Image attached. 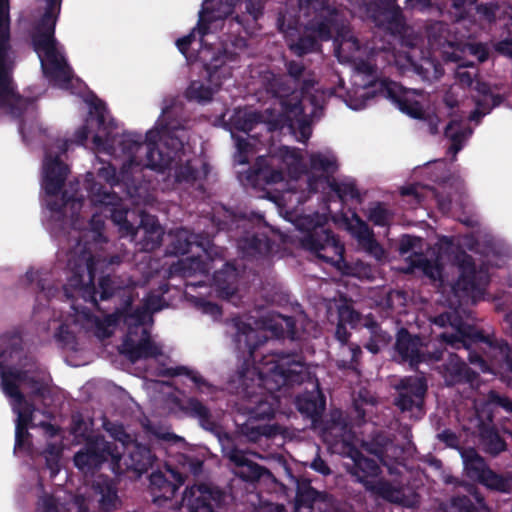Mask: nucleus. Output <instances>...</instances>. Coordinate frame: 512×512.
Returning a JSON list of instances; mask_svg holds the SVG:
<instances>
[{
	"label": "nucleus",
	"instance_id": "13d9d810",
	"mask_svg": "<svg viewBox=\"0 0 512 512\" xmlns=\"http://www.w3.org/2000/svg\"><path fill=\"white\" fill-rule=\"evenodd\" d=\"M17 405L20 407H14V412L17 413L16 425L29 427L33 420V413L35 410L34 405L26 400L25 403Z\"/></svg>",
	"mask_w": 512,
	"mask_h": 512
},
{
	"label": "nucleus",
	"instance_id": "8fccbe9b",
	"mask_svg": "<svg viewBox=\"0 0 512 512\" xmlns=\"http://www.w3.org/2000/svg\"><path fill=\"white\" fill-rule=\"evenodd\" d=\"M41 494L37 500V512H69V508H66L60 503L59 497L52 493H48L44 490L42 484H40Z\"/></svg>",
	"mask_w": 512,
	"mask_h": 512
},
{
	"label": "nucleus",
	"instance_id": "6ab92c4d",
	"mask_svg": "<svg viewBox=\"0 0 512 512\" xmlns=\"http://www.w3.org/2000/svg\"><path fill=\"white\" fill-rule=\"evenodd\" d=\"M423 342L420 336L412 335L408 329L402 327L398 330L395 342V351L403 362H408L411 367H417L427 360L439 361L443 358L442 350L422 352Z\"/></svg>",
	"mask_w": 512,
	"mask_h": 512
},
{
	"label": "nucleus",
	"instance_id": "4c0bfd02",
	"mask_svg": "<svg viewBox=\"0 0 512 512\" xmlns=\"http://www.w3.org/2000/svg\"><path fill=\"white\" fill-rule=\"evenodd\" d=\"M179 409L188 417L197 419L200 426L207 431H214L217 424L210 409L196 397H189L184 400Z\"/></svg>",
	"mask_w": 512,
	"mask_h": 512
},
{
	"label": "nucleus",
	"instance_id": "0eeeda50",
	"mask_svg": "<svg viewBox=\"0 0 512 512\" xmlns=\"http://www.w3.org/2000/svg\"><path fill=\"white\" fill-rule=\"evenodd\" d=\"M98 176L104 179L110 185V188L99 183H93L90 187L93 205L100 209L101 214L111 219L118 226L122 236H135L138 227L128 219L129 214H134V212L130 211L120 196L111 191L112 186L118 183L115 167L112 165L101 167L98 170Z\"/></svg>",
	"mask_w": 512,
	"mask_h": 512
},
{
	"label": "nucleus",
	"instance_id": "2eb2a0df",
	"mask_svg": "<svg viewBox=\"0 0 512 512\" xmlns=\"http://www.w3.org/2000/svg\"><path fill=\"white\" fill-rule=\"evenodd\" d=\"M299 19L294 16H287L279 13L277 17L278 30L284 34L286 45L289 51L297 56L304 57L305 55L319 52L322 48V41L329 39H322L317 31L307 29V23L304 25L302 33H298Z\"/></svg>",
	"mask_w": 512,
	"mask_h": 512
},
{
	"label": "nucleus",
	"instance_id": "72a5a7b5",
	"mask_svg": "<svg viewBox=\"0 0 512 512\" xmlns=\"http://www.w3.org/2000/svg\"><path fill=\"white\" fill-rule=\"evenodd\" d=\"M239 272L237 267L226 262L223 267L213 274V283L221 298L230 300L238 292Z\"/></svg>",
	"mask_w": 512,
	"mask_h": 512
},
{
	"label": "nucleus",
	"instance_id": "7ed1b4c3",
	"mask_svg": "<svg viewBox=\"0 0 512 512\" xmlns=\"http://www.w3.org/2000/svg\"><path fill=\"white\" fill-rule=\"evenodd\" d=\"M67 266L71 271L68 286L75 289L87 302L98 308V300H108L114 296L122 299V306L117 309L116 315L123 318L124 323L130 328L137 327V333L141 332L149 312L144 305L132 308L134 301V287L125 284L116 275H104L100 277L98 287L94 285L96 273V261L93 254L85 247L80 249L77 256L68 258Z\"/></svg>",
	"mask_w": 512,
	"mask_h": 512
},
{
	"label": "nucleus",
	"instance_id": "864d4df0",
	"mask_svg": "<svg viewBox=\"0 0 512 512\" xmlns=\"http://www.w3.org/2000/svg\"><path fill=\"white\" fill-rule=\"evenodd\" d=\"M1 385L3 392L12 398L16 404L25 403V396L20 391L19 385L9 376L8 372L3 370L1 372Z\"/></svg>",
	"mask_w": 512,
	"mask_h": 512
},
{
	"label": "nucleus",
	"instance_id": "c9c22d12",
	"mask_svg": "<svg viewBox=\"0 0 512 512\" xmlns=\"http://www.w3.org/2000/svg\"><path fill=\"white\" fill-rule=\"evenodd\" d=\"M351 458L354 462L351 473L357 477L359 482L363 483L366 488L376 482L374 479L381 474V468L375 459L366 457L359 450H354L351 453Z\"/></svg>",
	"mask_w": 512,
	"mask_h": 512
},
{
	"label": "nucleus",
	"instance_id": "7c9ffc66",
	"mask_svg": "<svg viewBox=\"0 0 512 512\" xmlns=\"http://www.w3.org/2000/svg\"><path fill=\"white\" fill-rule=\"evenodd\" d=\"M47 201V208L50 211V221L55 222L59 228L63 229L67 223V209L71 211V217H76L82 208V199L75 194L68 195L65 191L60 198Z\"/></svg>",
	"mask_w": 512,
	"mask_h": 512
},
{
	"label": "nucleus",
	"instance_id": "6e6552de",
	"mask_svg": "<svg viewBox=\"0 0 512 512\" xmlns=\"http://www.w3.org/2000/svg\"><path fill=\"white\" fill-rule=\"evenodd\" d=\"M31 42L44 76L59 87L67 88L73 79V70L58 48L55 32L31 31Z\"/></svg>",
	"mask_w": 512,
	"mask_h": 512
},
{
	"label": "nucleus",
	"instance_id": "0e129e2a",
	"mask_svg": "<svg viewBox=\"0 0 512 512\" xmlns=\"http://www.w3.org/2000/svg\"><path fill=\"white\" fill-rule=\"evenodd\" d=\"M31 434L28 431V427H24V425H16L15 427V444L14 450H24L30 447L29 438Z\"/></svg>",
	"mask_w": 512,
	"mask_h": 512
},
{
	"label": "nucleus",
	"instance_id": "3c124183",
	"mask_svg": "<svg viewBox=\"0 0 512 512\" xmlns=\"http://www.w3.org/2000/svg\"><path fill=\"white\" fill-rule=\"evenodd\" d=\"M393 214L386 208L383 202H375L369 207L368 220L375 226H388Z\"/></svg>",
	"mask_w": 512,
	"mask_h": 512
},
{
	"label": "nucleus",
	"instance_id": "052dcab7",
	"mask_svg": "<svg viewBox=\"0 0 512 512\" xmlns=\"http://www.w3.org/2000/svg\"><path fill=\"white\" fill-rule=\"evenodd\" d=\"M236 162L241 165H245L249 163V152L252 150V144L245 138L237 137L236 138Z\"/></svg>",
	"mask_w": 512,
	"mask_h": 512
},
{
	"label": "nucleus",
	"instance_id": "ddd939ff",
	"mask_svg": "<svg viewBox=\"0 0 512 512\" xmlns=\"http://www.w3.org/2000/svg\"><path fill=\"white\" fill-rule=\"evenodd\" d=\"M301 247L327 264L339 267L344 261V245L326 224L307 227L300 239Z\"/></svg>",
	"mask_w": 512,
	"mask_h": 512
},
{
	"label": "nucleus",
	"instance_id": "a18cd8bd",
	"mask_svg": "<svg viewBox=\"0 0 512 512\" xmlns=\"http://www.w3.org/2000/svg\"><path fill=\"white\" fill-rule=\"evenodd\" d=\"M165 375L169 377L175 376H186L195 385L197 392L199 393H212L214 386L209 383L199 372L189 369L186 366H176L167 368Z\"/></svg>",
	"mask_w": 512,
	"mask_h": 512
},
{
	"label": "nucleus",
	"instance_id": "423d86ee",
	"mask_svg": "<svg viewBox=\"0 0 512 512\" xmlns=\"http://www.w3.org/2000/svg\"><path fill=\"white\" fill-rule=\"evenodd\" d=\"M165 472L156 471L149 477V491L152 502L159 508L179 509L173 498L177 490L185 483L188 474L198 476L203 470V461L197 457L180 454L177 465L165 463Z\"/></svg>",
	"mask_w": 512,
	"mask_h": 512
},
{
	"label": "nucleus",
	"instance_id": "f8f14e48",
	"mask_svg": "<svg viewBox=\"0 0 512 512\" xmlns=\"http://www.w3.org/2000/svg\"><path fill=\"white\" fill-rule=\"evenodd\" d=\"M232 225L239 231L237 246L244 256H265L272 251L274 241L263 231L265 226L262 215L236 216Z\"/></svg>",
	"mask_w": 512,
	"mask_h": 512
},
{
	"label": "nucleus",
	"instance_id": "de8ad7c7",
	"mask_svg": "<svg viewBox=\"0 0 512 512\" xmlns=\"http://www.w3.org/2000/svg\"><path fill=\"white\" fill-rule=\"evenodd\" d=\"M254 172L258 178L264 180L267 184H276L284 180L283 171L270 168L265 157L257 159Z\"/></svg>",
	"mask_w": 512,
	"mask_h": 512
},
{
	"label": "nucleus",
	"instance_id": "393cba45",
	"mask_svg": "<svg viewBox=\"0 0 512 512\" xmlns=\"http://www.w3.org/2000/svg\"><path fill=\"white\" fill-rule=\"evenodd\" d=\"M169 238L170 241L166 247V254L172 256L188 254L192 252L194 247L208 254V248L211 244L208 237L202 234H195L185 228H180L170 233Z\"/></svg>",
	"mask_w": 512,
	"mask_h": 512
},
{
	"label": "nucleus",
	"instance_id": "f704fd0d",
	"mask_svg": "<svg viewBox=\"0 0 512 512\" xmlns=\"http://www.w3.org/2000/svg\"><path fill=\"white\" fill-rule=\"evenodd\" d=\"M455 264L459 269V277L455 283V288L465 292L477 289V271L474 259L465 251L459 252L455 256Z\"/></svg>",
	"mask_w": 512,
	"mask_h": 512
},
{
	"label": "nucleus",
	"instance_id": "ea45409f",
	"mask_svg": "<svg viewBox=\"0 0 512 512\" xmlns=\"http://www.w3.org/2000/svg\"><path fill=\"white\" fill-rule=\"evenodd\" d=\"M140 218L139 228L144 231L143 242L145 248L153 250L159 247L164 232L157 218L148 214H141Z\"/></svg>",
	"mask_w": 512,
	"mask_h": 512
},
{
	"label": "nucleus",
	"instance_id": "4be33fe9",
	"mask_svg": "<svg viewBox=\"0 0 512 512\" xmlns=\"http://www.w3.org/2000/svg\"><path fill=\"white\" fill-rule=\"evenodd\" d=\"M223 454L234 465L233 473L244 482L255 483L266 477L273 475L268 468L259 465L249 459L246 453L236 446L223 445Z\"/></svg>",
	"mask_w": 512,
	"mask_h": 512
},
{
	"label": "nucleus",
	"instance_id": "a878e982",
	"mask_svg": "<svg viewBox=\"0 0 512 512\" xmlns=\"http://www.w3.org/2000/svg\"><path fill=\"white\" fill-rule=\"evenodd\" d=\"M240 0H205L199 12L198 34L204 37L210 33V25L230 16Z\"/></svg>",
	"mask_w": 512,
	"mask_h": 512
},
{
	"label": "nucleus",
	"instance_id": "09e8293b",
	"mask_svg": "<svg viewBox=\"0 0 512 512\" xmlns=\"http://www.w3.org/2000/svg\"><path fill=\"white\" fill-rule=\"evenodd\" d=\"M309 165L311 170L326 174H334L338 170L336 158L334 156L328 157L320 152L312 153L310 155Z\"/></svg>",
	"mask_w": 512,
	"mask_h": 512
},
{
	"label": "nucleus",
	"instance_id": "b1692460",
	"mask_svg": "<svg viewBox=\"0 0 512 512\" xmlns=\"http://www.w3.org/2000/svg\"><path fill=\"white\" fill-rule=\"evenodd\" d=\"M335 502L331 494L316 490L309 480L303 479L297 482L294 512L299 508H316L318 512H340L335 508Z\"/></svg>",
	"mask_w": 512,
	"mask_h": 512
},
{
	"label": "nucleus",
	"instance_id": "f03ea898",
	"mask_svg": "<svg viewBox=\"0 0 512 512\" xmlns=\"http://www.w3.org/2000/svg\"><path fill=\"white\" fill-rule=\"evenodd\" d=\"M93 122H96L98 130L92 137L94 146L99 151L112 154L117 145L120 152L128 157L123 168L139 167L164 172L180 159L183 143L177 137L168 136L157 143L155 138L158 133L150 130L146 133L145 140L141 134L131 132L123 133L117 140L113 135L115 120L110 117L106 103L98 98L91 102L85 123L75 131L76 144L83 145L87 141Z\"/></svg>",
	"mask_w": 512,
	"mask_h": 512
},
{
	"label": "nucleus",
	"instance_id": "c85d7f7f",
	"mask_svg": "<svg viewBox=\"0 0 512 512\" xmlns=\"http://www.w3.org/2000/svg\"><path fill=\"white\" fill-rule=\"evenodd\" d=\"M123 474L133 471L138 474L147 472L153 465L155 456L147 445L133 441L123 451H120Z\"/></svg>",
	"mask_w": 512,
	"mask_h": 512
},
{
	"label": "nucleus",
	"instance_id": "e433bc0d",
	"mask_svg": "<svg viewBox=\"0 0 512 512\" xmlns=\"http://www.w3.org/2000/svg\"><path fill=\"white\" fill-rule=\"evenodd\" d=\"M461 458L466 477L480 484L490 469L485 458L473 447L463 449Z\"/></svg>",
	"mask_w": 512,
	"mask_h": 512
},
{
	"label": "nucleus",
	"instance_id": "e2e57ef3",
	"mask_svg": "<svg viewBox=\"0 0 512 512\" xmlns=\"http://www.w3.org/2000/svg\"><path fill=\"white\" fill-rule=\"evenodd\" d=\"M420 267L423 273L430 279L437 280L441 278L443 267L437 261L422 259L420 261Z\"/></svg>",
	"mask_w": 512,
	"mask_h": 512
},
{
	"label": "nucleus",
	"instance_id": "c03bdc74",
	"mask_svg": "<svg viewBox=\"0 0 512 512\" xmlns=\"http://www.w3.org/2000/svg\"><path fill=\"white\" fill-rule=\"evenodd\" d=\"M61 9V0H46L45 11L34 23L31 31L55 32L56 23Z\"/></svg>",
	"mask_w": 512,
	"mask_h": 512
},
{
	"label": "nucleus",
	"instance_id": "774afa93",
	"mask_svg": "<svg viewBox=\"0 0 512 512\" xmlns=\"http://www.w3.org/2000/svg\"><path fill=\"white\" fill-rule=\"evenodd\" d=\"M55 338L65 346H70L76 343V337L67 324H61L58 327L55 333Z\"/></svg>",
	"mask_w": 512,
	"mask_h": 512
},
{
	"label": "nucleus",
	"instance_id": "39448f33",
	"mask_svg": "<svg viewBox=\"0 0 512 512\" xmlns=\"http://www.w3.org/2000/svg\"><path fill=\"white\" fill-rule=\"evenodd\" d=\"M246 48L247 40L243 37L235 36L223 42L221 48L204 64L210 85L198 80L192 81L186 89V98L199 103L211 101L222 86L223 80L231 77L233 66L230 64L238 62L240 54Z\"/></svg>",
	"mask_w": 512,
	"mask_h": 512
},
{
	"label": "nucleus",
	"instance_id": "bf43d9fd",
	"mask_svg": "<svg viewBox=\"0 0 512 512\" xmlns=\"http://www.w3.org/2000/svg\"><path fill=\"white\" fill-rule=\"evenodd\" d=\"M475 9L476 12L481 15L485 20L492 22L496 19V13L499 10V5L497 2L491 0L483 3H476Z\"/></svg>",
	"mask_w": 512,
	"mask_h": 512
},
{
	"label": "nucleus",
	"instance_id": "58836bf2",
	"mask_svg": "<svg viewBox=\"0 0 512 512\" xmlns=\"http://www.w3.org/2000/svg\"><path fill=\"white\" fill-rule=\"evenodd\" d=\"M447 378L452 384L473 385L479 378V374L471 369L463 360L455 356L445 366Z\"/></svg>",
	"mask_w": 512,
	"mask_h": 512
},
{
	"label": "nucleus",
	"instance_id": "9d476101",
	"mask_svg": "<svg viewBox=\"0 0 512 512\" xmlns=\"http://www.w3.org/2000/svg\"><path fill=\"white\" fill-rule=\"evenodd\" d=\"M108 459L111 460L112 471L122 475L121 457L118 446L114 442L105 440L104 436L90 437L80 451L75 453L74 465L83 473L94 474Z\"/></svg>",
	"mask_w": 512,
	"mask_h": 512
},
{
	"label": "nucleus",
	"instance_id": "f3484780",
	"mask_svg": "<svg viewBox=\"0 0 512 512\" xmlns=\"http://www.w3.org/2000/svg\"><path fill=\"white\" fill-rule=\"evenodd\" d=\"M374 87L375 93L389 99L401 112L414 119H426L422 104L415 99V95L418 94L415 90L406 89L389 79L380 80L374 84Z\"/></svg>",
	"mask_w": 512,
	"mask_h": 512
},
{
	"label": "nucleus",
	"instance_id": "412c9836",
	"mask_svg": "<svg viewBox=\"0 0 512 512\" xmlns=\"http://www.w3.org/2000/svg\"><path fill=\"white\" fill-rule=\"evenodd\" d=\"M466 331L467 333H462V342L466 345H471V343L477 341L486 343L491 348L498 367L512 375V346L507 340L494 335H485L471 328H467ZM507 385L512 389V377L508 379Z\"/></svg>",
	"mask_w": 512,
	"mask_h": 512
},
{
	"label": "nucleus",
	"instance_id": "1a4fd4ad",
	"mask_svg": "<svg viewBox=\"0 0 512 512\" xmlns=\"http://www.w3.org/2000/svg\"><path fill=\"white\" fill-rule=\"evenodd\" d=\"M262 85L268 95L279 100L282 112L287 119L298 122L301 136L308 139L309 123L305 119V110L299 91L289 83L285 75L273 72H266L263 75Z\"/></svg>",
	"mask_w": 512,
	"mask_h": 512
},
{
	"label": "nucleus",
	"instance_id": "473e14b6",
	"mask_svg": "<svg viewBox=\"0 0 512 512\" xmlns=\"http://www.w3.org/2000/svg\"><path fill=\"white\" fill-rule=\"evenodd\" d=\"M286 75L292 82L293 87L299 91L300 95L308 94L317 84L315 73L307 69L302 61L286 60L284 62Z\"/></svg>",
	"mask_w": 512,
	"mask_h": 512
},
{
	"label": "nucleus",
	"instance_id": "bb28decb",
	"mask_svg": "<svg viewBox=\"0 0 512 512\" xmlns=\"http://www.w3.org/2000/svg\"><path fill=\"white\" fill-rule=\"evenodd\" d=\"M367 490L390 503L405 508H415L419 503V495L410 488L395 487L389 481L378 479L367 486Z\"/></svg>",
	"mask_w": 512,
	"mask_h": 512
},
{
	"label": "nucleus",
	"instance_id": "9b49d317",
	"mask_svg": "<svg viewBox=\"0 0 512 512\" xmlns=\"http://www.w3.org/2000/svg\"><path fill=\"white\" fill-rule=\"evenodd\" d=\"M305 14L312 16L307 21V29L317 31L322 39H331L333 33L344 37L348 32V22L342 12L329 4L328 0H299Z\"/></svg>",
	"mask_w": 512,
	"mask_h": 512
},
{
	"label": "nucleus",
	"instance_id": "20e7f679",
	"mask_svg": "<svg viewBox=\"0 0 512 512\" xmlns=\"http://www.w3.org/2000/svg\"><path fill=\"white\" fill-rule=\"evenodd\" d=\"M10 2L0 0V109L19 120L18 130L23 135L25 122L23 116L34 112L36 99L23 97L17 91L13 73L16 56L11 44Z\"/></svg>",
	"mask_w": 512,
	"mask_h": 512
},
{
	"label": "nucleus",
	"instance_id": "5701e85b",
	"mask_svg": "<svg viewBox=\"0 0 512 512\" xmlns=\"http://www.w3.org/2000/svg\"><path fill=\"white\" fill-rule=\"evenodd\" d=\"M477 434L478 448L484 454L495 458L508 450L506 435H511V433L508 429L496 425L491 415L488 416V421H479Z\"/></svg>",
	"mask_w": 512,
	"mask_h": 512
},
{
	"label": "nucleus",
	"instance_id": "37998d69",
	"mask_svg": "<svg viewBox=\"0 0 512 512\" xmlns=\"http://www.w3.org/2000/svg\"><path fill=\"white\" fill-rule=\"evenodd\" d=\"M429 44L432 47L443 48L453 45L449 25L443 21H433L426 28Z\"/></svg>",
	"mask_w": 512,
	"mask_h": 512
},
{
	"label": "nucleus",
	"instance_id": "680f3d73",
	"mask_svg": "<svg viewBox=\"0 0 512 512\" xmlns=\"http://www.w3.org/2000/svg\"><path fill=\"white\" fill-rule=\"evenodd\" d=\"M106 430L110 433L115 441H118L122 444L123 450L134 441L121 424H112L111 427L106 428Z\"/></svg>",
	"mask_w": 512,
	"mask_h": 512
},
{
	"label": "nucleus",
	"instance_id": "4468645a",
	"mask_svg": "<svg viewBox=\"0 0 512 512\" xmlns=\"http://www.w3.org/2000/svg\"><path fill=\"white\" fill-rule=\"evenodd\" d=\"M232 501L233 496L226 489L213 483H199L186 487L181 503L188 512H215L225 509Z\"/></svg>",
	"mask_w": 512,
	"mask_h": 512
},
{
	"label": "nucleus",
	"instance_id": "603ef678",
	"mask_svg": "<svg viewBox=\"0 0 512 512\" xmlns=\"http://www.w3.org/2000/svg\"><path fill=\"white\" fill-rule=\"evenodd\" d=\"M329 187L341 201L347 197L361 201L359 190L354 182H337L332 179L329 181Z\"/></svg>",
	"mask_w": 512,
	"mask_h": 512
},
{
	"label": "nucleus",
	"instance_id": "aec40b11",
	"mask_svg": "<svg viewBox=\"0 0 512 512\" xmlns=\"http://www.w3.org/2000/svg\"><path fill=\"white\" fill-rule=\"evenodd\" d=\"M119 352L131 363H136L141 359L156 358L162 353L160 347L151 339L149 331L142 329L137 333V327L127 330Z\"/></svg>",
	"mask_w": 512,
	"mask_h": 512
},
{
	"label": "nucleus",
	"instance_id": "c756f323",
	"mask_svg": "<svg viewBox=\"0 0 512 512\" xmlns=\"http://www.w3.org/2000/svg\"><path fill=\"white\" fill-rule=\"evenodd\" d=\"M296 406L298 411L305 417L317 423L326 408V398L316 382L313 390L305 391L296 397Z\"/></svg>",
	"mask_w": 512,
	"mask_h": 512
},
{
	"label": "nucleus",
	"instance_id": "5fc2aeb1",
	"mask_svg": "<svg viewBox=\"0 0 512 512\" xmlns=\"http://www.w3.org/2000/svg\"><path fill=\"white\" fill-rule=\"evenodd\" d=\"M262 114L258 111H250L244 113L242 116H237L234 120V127L238 131L248 133L252 131L255 125L262 122Z\"/></svg>",
	"mask_w": 512,
	"mask_h": 512
},
{
	"label": "nucleus",
	"instance_id": "338daca9",
	"mask_svg": "<svg viewBox=\"0 0 512 512\" xmlns=\"http://www.w3.org/2000/svg\"><path fill=\"white\" fill-rule=\"evenodd\" d=\"M164 297L162 294L149 292L144 298L143 305L149 313L160 311L164 306Z\"/></svg>",
	"mask_w": 512,
	"mask_h": 512
},
{
	"label": "nucleus",
	"instance_id": "49530a36",
	"mask_svg": "<svg viewBox=\"0 0 512 512\" xmlns=\"http://www.w3.org/2000/svg\"><path fill=\"white\" fill-rule=\"evenodd\" d=\"M480 484L492 491L510 493L512 492V469L497 473L490 468Z\"/></svg>",
	"mask_w": 512,
	"mask_h": 512
},
{
	"label": "nucleus",
	"instance_id": "dca6fc26",
	"mask_svg": "<svg viewBox=\"0 0 512 512\" xmlns=\"http://www.w3.org/2000/svg\"><path fill=\"white\" fill-rule=\"evenodd\" d=\"M432 323L439 327L451 326L455 329L454 333L443 332L439 335L441 342L450 345L452 348L460 349L464 348L467 352V359L470 364L479 368L480 371L485 372L489 370L488 363L483 359V357L473 349L474 345H478L480 342L471 343V345H466V343L462 342V333H467V328H471L474 331L481 332L483 331L477 329L475 326L467 325L462 322V320L452 312H444L432 319Z\"/></svg>",
	"mask_w": 512,
	"mask_h": 512
},
{
	"label": "nucleus",
	"instance_id": "6e6d98bb",
	"mask_svg": "<svg viewBox=\"0 0 512 512\" xmlns=\"http://www.w3.org/2000/svg\"><path fill=\"white\" fill-rule=\"evenodd\" d=\"M482 98L476 101V106L481 108L486 115L491 112L495 107H498L504 101V97L500 94H493L491 92H482Z\"/></svg>",
	"mask_w": 512,
	"mask_h": 512
},
{
	"label": "nucleus",
	"instance_id": "2f4dec72",
	"mask_svg": "<svg viewBox=\"0 0 512 512\" xmlns=\"http://www.w3.org/2000/svg\"><path fill=\"white\" fill-rule=\"evenodd\" d=\"M92 489L98 496L100 512H114L121 508L117 486L108 476H99L93 482Z\"/></svg>",
	"mask_w": 512,
	"mask_h": 512
},
{
	"label": "nucleus",
	"instance_id": "f257e3e1",
	"mask_svg": "<svg viewBox=\"0 0 512 512\" xmlns=\"http://www.w3.org/2000/svg\"><path fill=\"white\" fill-rule=\"evenodd\" d=\"M234 328L236 349L255 365L252 370L239 372L241 393L248 401L245 407L248 418L238 430L253 443L262 438L273 439L281 434V426L260 422L270 421L275 416L278 398L274 393L284 386L304 383L310 378V372L298 352L274 351L258 358L257 350L265 344L266 338L239 319L234 320Z\"/></svg>",
	"mask_w": 512,
	"mask_h": 512
},
{
	"label": "nucleus",
	"instance_id": "a211bd4d",
	"mask_svg": "<svg viewBox=\"0 0 512 512\" xmlns=\"http://www.w3.org/2000/svg\"><path fill=\"white\" fill-rule=\"evenodd\" d=\"M394 405L401 412L423 413L427 381L420 376H405L395 385Z\"/></svg>",
	"mask_w": 512,
	"mask_h": 512
},
{
	"label": "nucleus",
	"instance_id": "79ce46f5",
	"mask_svg": "<svg viewBox=\"0 0 512 512\" xmlns=\"http://www.w3.org/2000/svg\"><path fill=\"white\" fill-rule=\"evenodd\" d=\"M471 133L470 128L463 127L462 120H450L444 129V136L451 141L449 151L457 154L463 148L465 138Z\"/></svg>",
	"mask_w": 512,
	"mask_h": 512
},
{
	"label": "nucleus",
	"instance_id": "69168bd1",
	"mask_svg": "<svg viewBox=\"0 0 512 512\" xmlns=\"http://www.w3.org/2000/svg\"><path fill=\"white\" fill-rule=\"evenodd\" d=\"M175 176L179 182H194L197 179L198 171L187 161L184 165L178 167Z\"/></svg>",
	"mask_w": 512,
	"mask_h": 512
},
{
	"label": "nucleus",
	"instance_id": "4d7b16f0",
	"mask_svg": "<svg viewBox=\"0 0 512 512\" xmlns=\"http://www.w3.org/2000/svg\"><path fill=\"white\" fill-rule=\"evenodd\" d=\"M450 13L453 15L452 20L459 22L464 20L468 15V7L474 5L472 0H448Z\"/></svg>",
	"mask_w": 512,
	"mask_h": 512
},
{
	"label": "nucleus",
	"instance_id": "a19ab883",
	"mask_svg": "<svg viewBox=\"0 0 512 512\" xmlns=\"http://www.w3.org/2000/svg\"><path fill=\"white\" fill-rule=\"evenodd\" d=\"M364 325L370 333L369 340L364 347L372 354L379 353L382 348L388 346L392 341V335L383 330L373 318H367Z\"/></svg>",
	"mask_w": 512,
	"mask_h": 512
},
{
	"label": "nucleus",
	"instance_id": "cd10ccee",
	"mask_svg": "<svg viewBox=\"0 0 512 512\" xmlns=\"http://www.w3.org/2000/svg\"><path fill=\"white\" fill-rule=\"evenodd\" d=\"M68 173L69 167L59 159V155H53L52 152L47 151L43 178V188L47 196H58L65 184Z\"/></svg>",
	"mask_w": 512,
	"mask_h": 512
}]
</instances>
